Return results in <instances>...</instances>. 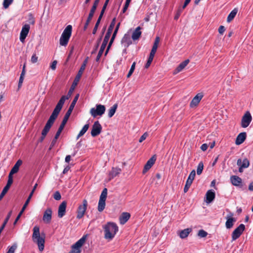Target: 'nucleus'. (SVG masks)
Listing matches in <instances>:
<instances>
[{
  "instance_id": "42",
  "label": "nucleus",
  "mask_w": 253,
  "mask_h": 253,
  "mask_svg": "<svg viewBox=\"0 0 253 253\" xmlns=\"http://www.w3.org/2000/svg\"><path fill=\"white\" fill-rule=\"evenodd\" d=\"M13 0H3V6L5 9L7 8L11 3L13 2Z\"/></svg>"
},
{
  "instance_id": "36",
  "label": "nucleus",
  "mask_w": 253,
  "mask_h": 253,
  "mask_svg": "<svg viewBox=\"0 0 253 253\" xmlns=\"http://www.w3.org/2000/svg\"><path fill=\"white\" fill-rule=\"evenodd\" d=\"M105 47V45H104V44H101L99 51L95 59L96 62H98L100 60V57H101Z\"/></svg>"
},
{
  "instance_id": "39",
  "label": "nucleus",
  "mask_w": 253,
  "mask_h": 253,
  "mask_svg": "<svg viewBox=\"0 0 253 253\" xmlns=\"http://www.w3.org/2000/svg\"><path fill=\"white\" fill-rule=\"evenodd\" d=\"M203 168V163L202 162H201L199 163L197 169V173L198 175H200L202 173Z\"/></svg>"
},
{
  "instance_id": "17",
  "label": "nucleus",
  "mask_w": 253,
  "mask_h": 253,
  "mask_svg": "<svg viewBox=\"0 0 253 253\" xmlns=\"http://www.w3.org/2000/svg\"><path fill=\"white\" fill-rule=\"evenodd\" d=\"M52 211L50 208L47 209L44 212L42 220L46 223H49L52 218Z\"/></svg>"
},
{
  "instance_id": "4",
  "label": "nucleus",
  "mask_w": 253,
  "mask_h": 253,
  "mask_svg": "<svg viewBox=\"0 0 253 253\" xmlns=\"http://www.w3.org/2000/svg\"><path fill=\"white\" fill-rule=\"evenodd\" d=\"M79 94H77L76 95V96H75L73 100L72 101L71 104H70V106H69V108L68 109V110H67V112L66 113L64 118H63V119L58 128V129L61 130V131H62L63 129H64V127H65V125L66 124L74 107H75V106L79 99Z\"/></svg>"
},
{
  "instance_id": "35",
  "label": "nucleus",
  "mask_w": 253,
  "mask_h": 253,
  "mask_svg": "<svg viewBox=\"0 0 253 253\" xmlns=\"http://www.w3.org/2000/svg\"><path fill=\"white\" fill-rule=\"evenodd\" d=\"M237 13V10L236 9H234L231 11L227 17V21L228 22H230L231 21H232L235 17Z\"/></svg>"
},
{
  "instance_id": "5",
  "label": "nucleus",
  "mask_w": 253,
  "mask_h": 253,
  "mask_svg": "<svg viewBox=\"0 0 253 253\" xmlns=\"http://www.w3.org/2000/svg\"><path fill=\"white\" fill-rule=\"evenodd\" d=\"M72 26L71 25H68L64 30L60 38V44L62 46H66L71 36Z\"/></svg>"
},
{
  "instance_id": "61",
  "label": "nucleus",
  "mask_w": 253,
  "mask_h": 253,
  "mask_svg": "<svg viewBox=\"0 0 253 253\" xmlns=\"http://www.w3.org/2000/svg\"><path fill=\"white\" fill-rule=\"evenodd\" d=\"M25 68H26V66H25V64H24V66L23 67L22 71V72H21L20 77H23V78H24V76H25V73H26Z\"/></svg>"
},
{
  "instance_id": "33",
  "label": "nucleus",
  "mask_w": 253,
  "mask_h": 253,
  "mask_svg": "<svg viewBox=\"0 0 253 253\" xmlns=\"http://www.w3.org/2000/svg\"><path fill=\"white\" fill-rule=\"evenodd\" d=\"M118 108V104L117 103L115 104L112 107H111L109 110L108 112V117L109 118L112 117L115 114L116 110Z\"/></svg>"
},
{
  "instance_id": "2",
  "label": "nucleus",
  "mask_w": 253,
  "mask_h": 253,
  "mask_svg": "<svg viewBox=\"0 0 253 253\" xmlns=\"http://www.w3.org/2000/svg\"><path fill=\"white\" fill-rule=\"evenodd\" d=\"M32 240L34 242L37 244L39 250L42 251L44 248L45 234H40V228L38 226H35L33 228Z\"/></svg>"
},
{
  "instance_id": "19",
  "label": "nucleus",
  "mask_w": 253,
  "mask_h": 253,
  "mask_svg": "<svg viewBox=\"0 0 253 253\" xmlns=\"http://www.w3.org/2000/svg\"><path fill=\"white\" fill-rule=\"evenodd\" d=\"M203 97V95L201 93H198L192 100L190 102V106L191 108L197 106L202 98Z\"/></svg>"
},
{
  "instance_id": "55",
  "label": "nucleus",
  "mask_w": 253,
  "mask_h": 253,
  "mask_svg": "<svg viewBox=\"0 0 253 253\" xmlns=\"http://www.w3.org/2000/svg\"><path fill=\"white\" fill-rule=\"evenodd\" d=\"M57 63V61L56 60H54L50 65V68L52 70H55L56 68V65Z\"/></svg>"
},
{
  "instance_id": "14",
  "label": "nucleus",
  "mask_w": 253,
  "mask_h": 253,
  "mask_svg": "<svg viewBox=\"0 0 253 253\" xmlns=\"http://www.w3.org/2000/svg\"><path fill=\"white\" fill-rule=\"evenodd\" d=\"M196 175V172L194 169L192 170L191 172H190L187 180L186 182V184L185 185L184 188V192L186 193L190 187L191 186L193 180L194 179L195 176Z\"/></svg>"
},
{
  "instance_id": "1",
  "label": "nucleus",
  "mask_w": 253,
  "mask_h": 253,
  "mask_svg": "<svg viewBox=\"0 0 253 253\" xmlns=\"http://www.w3.org/2000/svg\"><path fill=\"white\" fill-rule=\"evenodd\" d=\"M71 92L72 91L71 90L68 93V96L66 97L65 96H62L58 102L51 115L49 117V118L47 120L43 129L42 131V136L38 140L39 142H42L44 139L51 127L52 126L55 120L57 119L66 100L68 99L71 97Z\"/></svg>"
},
{
  "instance_id": "12",
  "label": "nucleus",
  "mask_w": 253,
  "mask_h": 253,
  "mask_svg": "<svg viewBox=\"0 0 253 253\" xmlns=\"http://www.w3.org/2000/svg\"><path fill=\"white\" fill-rule=\"evenodd\" d=\"M245 230V226L243 224H241L237 227L232 233V240L235 241L239 238Z\"/></svg>"
},
{
  "instance_id": "59",
  "label": "nucleus",
  "mask_w": 253,
  "mask_h": 253,
  "mask_svg": "<svg viewBox=\"0 0 253 253\" xmlns=\"http://www.w3.org/2000/svg\"><path fill=\"white\" fill-rule=\"evenodd\" d=\"M12 183H13V179H8L6 185L5 186V187H6V188L9 189V188L11 186Z\"/></svg>"
},
{
  "instance_id": "45",
  "label": "nucleus",
  "mask_w": 253,
  "mask_h": 253,
  "mask_svg": "<svg viewBox=\"0 0 253 253\" xmlns=\"http://www.w3.org/2000/svg\"><path fill=\"white\" fill-rule=\"evenodd\" d=\"M241 165L242 166V167H244V168H247L250 165L249 161L246 158L244 159Z\"/></svg>"
},
{
  "instance_id": "10",
  "label": "nucleus",
  "mask_w": 253,
  "mask_h": 253,
  "mask_svg": "<svg viewBox=\"0 0 253 253\" xmlns=\"http://www.w3.org/2000/svg\"><path fill=\"white\" fill-rule=\"evenodd\" d=\"M87 205V200L84 199L83 201V204L80 205L78 208L77 218L81 219L84 216L86 210Z\"/></svg>"
},
{
  "instance_id": "21",
  "label": "nucleus",
  "mask_w": 253,
  "mask_h": 253,
  "mask_svg": "<svg viewBox=\"0 0 253 253\" xmlns=\"http://www.w3.org/2000/svg\"><path fill=\"white\" fill-rule=\"evenodd\" d=\"M121 42L125 47H128L132 43L130 35L128 34H125L122 39Z\"/></svg>"
},
{
  "instance_id": "25",
  "label": "nucleus",
  "mask_w": 253,
  "mask_h": 253,
  "mask_svg": "<svg viewBox=\"0 0 253 253\" xmlns=\"http://www.w3.org/2000/svg\"><path fill=\"white\" fill-rule=\"evenodd\" d=\"M230 180L231 182V183L236 186H239L242 183V179L239 177L238 176L236 175H232L230 177Z\"/></svg>"
},
{
  "instance_id": "9",
  "label": "nucleus",
  "mask_w": 253,
  "mask_h": 253,
  "mask_svg": "<svg viewBox=\"0 0 253 253\" xmlns=\"http://www.w3.org/2000/svg\"><path fill=\"white\" fill-rule=\"evenodd\" d=\"M105 110L106 108L104 105L101 104H96V108H92L90 110V113L93 117L95 118L97 116H101L103 114H104Z\"/></svg>"
},
{
  "instance_id": "53",
  "label": "nucleus",
  "mask_w": 253,
  "mask_h": 253,
  "mask_svg": "<svg viewBox=\"0 0 253 253\" xmlns=\"http://www.w3.org/2000/svg\"><path fill=\"white\" fill-rule=\"evenodd\" d=\"M241 163H242L241 159H238L237 160V165L240 166L239 169V171L240 172H243V169L244 168V167H242V166L241 165Z\"/></svg>"
},
{
  "instance_id": "56",
  "label": "nucleus",
  "mask_w": 253,
  "mask_h": 253,
  "mask_svg": "<svg viewBox=\"0 0 253 253\" xmlns=\"http://www.w3.org/2000/svg\"><path fill=\"white\" fill-rule=\"evenodd\" d=\"M109 0H105V2H104V5H103V6L102 9V10H101V12L102 13H104L105 10V9H106V7H107V4H108V2H109Z\"/></svg>"
},
{
  "instance_id": "62",
  "label": "nucleus",
  "mask_w": 253,
  "mask_h": 253,
  "mask_svg": "<svg viewBox=\"0 0 253 253\" xmlns=\"http://www.w3.org/2000/svg\"><path fill=\"white\" fill-rule=\"evenodd\" d=\"M97 7V6L93 5L90 10L89 13L94 14V12L96 9Z\"/></svg>"
},
{
  "instance_id": "51",
  "label": "nucleus",
  "mask_w": 253,
  "mask_h": 253,
  "mask_svg": "<svg viewBox=\"0 0 253 253\" xmlns=\"http://www.w3.org/2000/svg\"><path fill=\"white\" fill-rule=\"evenodd\" d=\"M38 60V57L37 56L36 53H34L32 55L31 59V61L32 63H36L37 62Z\"/></svg>"
},
{
  "instance_id": "32",
  "label": "nucleus",
  "mask_w": 253,
  "mask_h": 253,
  "mask_svg": "<svg viewBox=\"0 0 253 253\" xmlns=\"http://www.w3.org/2000/svg\"><path fill=\"white\" fill-rule=\"evenodd\" d=\"M191 231V229L190 228H187L181 230L179 233V236L181 239H184L188 236Z\"/></svg>"
},
{
  "instance_id": "60",
  "label": "nucleus",
  "mask_w": 253,
  "mask_h": 253,
  "mask_svg": "<svg viewBox=\"0 0 253 253\" xmlns=\"http://www.w3.org/2000/svg\"><path fill=\"white\" fill-rule=\"evenodd\" d=\"M23 213V212H22V211H20V212L18 214L17 216L16 217V219H15V221H14V222L13 223L14 225H15L16 224V223L17 222V221H18V220L20 218V217L22 215Z\"/></svg>"
},
{
  "instance_id": "16",
  "label": "nucleus",
  "mask_w": 253,
  "mask_h": 253,
  "mask_svg": "<svg viewBox=\"0 0 253 253\" xmlns=\"http://www.w3.org/2000/svg\"><path fill=\"white\" fill-rule=\"evenodd\" d=\"M156 160V157L155 155H153L150 159L148 160L146 164L145 165L144 169H143L142 172L143 174L146 173L149 169H150V168L154 164Z\"/></svg>"
},
{
  "instance_id": "24",
  "label": "nucleus",
  "mask_w": 253,
  "mask_h": 253,
  "mask_svg": "<svg viewBox=\"0 0 253 253\" xmlns=\"http://www.w3.org/2000/svg\"><path fill=\"white\" fill-rule=\"evenodd\" d=\"M189 62L190 60L189 59H186L184 61L182 62L181 63H180V64L177 67V68L174 70V74H177L181 72L188 65Z\"/></svg>"
},
{
  "instance_id": "37",
  "label": "nucleus",
  "mask_w": 253,
  "mask_h": 253,
  "mask_svg": "<svg viewBox=\"0 0 253 253\" xmlns=\"http://www.w3.org/2000/svg\"><path fill=\"white\" fill-rule=\"evenodd\" d=\"M115 24H116V18H114L113 19V20H112L109 27H108V29L107 30V31L108 32H109L110 33L112 34V32L113 31V30L114 28V26L115 25Z\"/></svg>"
},
{
  "instance_id": "15",
  "label": "nucleus",
  "mask_w": 253,
  "mask_h": 253,
  "mask_svg": "<svg viewBox=\"0 0 253 253\" xmlns=\"http://www.w3.org/2000/svg\"><path fill=\"white\" fill-rule=\"evenodd\" d=\"M30 29V26L29 24H25L22 28L20 34V40L21 42H24L27 36Z\"/></svg>"
},
{
  "instance_id": "6",
  "label": "nucleus",
  "mask_w": 253,
  "mask_h": 253,
  "mask_svg": "<svg viewBox=\"0 0 253 253\" xmlns=\"http://www.w3.org/2000/svg\"><path fill=\"white\" fill-rule=\"evenodd\" d=\"M88 57L86 58V59L84 61L83 64H82L81 65V67L79 70V71H78V74L77 75L75 79V80L74 81V83H73V84H72V86H71L68 93H69V91L71 90L72 91V92L71 93V95H72V92L73 91V90H74V88H75V86L77 84V83L79 81V80L80 79L82 74H83V73L84 72V71L85 70V67H86V64L87 63V61H88ZM68 94H67V95H64L65 96H68Z\"/></svg>"
},
{
  "instance_id": "22",
  "label": "nucleus",
  "mask_w": 253,
  "mask_h": 253,
  "mask_svg": "<svg viewBox=\"0 0 253 253\" xmlns=\"http://www.w3.org/2000/svg\"><path fill=\"white\" fill-rule=\"evenodd\" d=\"M206 196V203H211L215 198V192L212 190H209L207 191Z\"/></svg>"
},
{
  "instance_id": "50",
  "label": "nucleus",
  "mask_w": 253,
  "mask_h": 253,
  "mask_svg": "<svg viewBox=\"0 0 253 253\" xmlns=\"http://www.w3.org/2000/svg\"><path fill=\"white\" fill-rule=\"evenodd\" d=\"M8 190H9V189L8 188H6V187H4L3 188L2 192H1V193L0 194V201L1 200V199L4 196V195L7 193V192L8 191Z\"/></svg>"
},
{
  "instance_id": "38",
  "label": "nucleus",
  "mask_w": 253,
  "mask_h": 253,
  "mask_svg": "<svg viewBox=\"0 0 253 253\" xmlns=\"http://www.w3.org/2000/svg\"><path fill=\"white\" fill-rule=\"evenodd\" d=\"M111 33L107 32V33L105 36V37L104 38V40H103L102 44H104V45H105L106 46V45L108 42L109 40L110 39V37L111 36Z\"/></svg>"
},
{
  "instance_id": "43",
  "label": "nucleus",
  "mask_w": 253,
  "mask_h": 253,
  "mask_svg": "<svg viewBox=\"0 0 253 253\" xmlns=\"http://www.w3.org/2000/svg\"><path fill=\"white\" fill-rule=\"evenodd\" d=\"M183 9L184 8H183L182 7H179L178 8L174 17V20H177L179 18Z\"/></svg>"
},
{
  "instance_id": "3",
  "label": "nucleus",
  "mask_w": 253,
  "mask_h": 253,
  "mask_svg": "<svg viewBox=\"0 0 253 253\" xmlns=\"http://www.w3.org/2000/svg\"><path fill=\"white\" fill-rule=\"evenodd\" d=\"M104 238L106 239L111 240L118 231V227L114 222H109L104 225Z\"/></svg>"
},
{
  "instance_id": "11",
  "label": "nucleus",
  "mask_w": 253,
  "mask_h": 253,
  "mask_svg": "<svg viewBox=\"0 0 253 253\" xmlns=\"http://www.w3.org/2000/svg\"><path fill=\"white\" fill-rule=\"evenodd\" d=\"M252 121V117L249 111H247L241 119V126L243 128L247 127Z\"/></svg>"
},
{
  "instance_id": "52",
  "label": "nucleus",
  "mask_w": 253,
  "mask_h": 253,
  "mask_svg": "<svg viewBox=\"0 0 253 253\" xmlns=\"http://www.w3.org/2000/svg\"><path fill=\"white\" fill-rule=\"evenodd\" d=\"M29 22L30 24H32V25H34L35 24V19L32 15V14H29Z\"/></svg>"
},
{
  "instance_id": "29",
  "label": "nucleus",
  "mask_w": 253,
  "mask_h": 253,
  "mask_svg": "<svg viewBox=\"0 0 253 253\" xmlns=\"http://www.w3.org/2000/svg\"><path fill=\"white\" fill-rule=\"evenodd\" d=\"M121 171V169L118 168H112L110 172V179H112L117 176Z\"/></svg>"
},
{
  "instance_id": "49",
  "label": "nucleus",
  "mask_w": 253,
  "mask_h": 253,
  "mask_svg": "<svg viewBox=\"0 0 253 253\" xmlns=\"http://www.w3.org/2000/svg\"><path fill=\"white\" fill-rule=\"evenodd\" d=\"M53 198L56 200H60L61 198V196L59 191H56L53 194Z\"/></svg>"
},
{
  "instance_id": "13",
  "label": "nucleus",
  "mask_w": 253,
  "mask_h": 253,
  "mask_svg": "<svg viewBox=\"0 0 253 253\" xmlns=\"http://www.w3.org/2000/svg\"><path fill=\"white\" fill-rule=\"evenodd\" d=\"M102 126L100 124L99 121H95L92 125L91 135L92 137H95L98 135L101 132Z\"/></svg>"
},
{
  "instance_id": "7",
  "label": "nucleus",
  "mask_w": 253,
  "mask_h": 253,
  "mask_svg": "<svg viewBox=\"0 0 253 253\" xmlns=\"http://www.w3.org/2000/svg\"><path fill=\"white\" fill-rule=\"evenodd\" d=\"M87 237V235H84L75 244H73L71 247V250L69 253H81V247L85 243Z\"/></svg>"
},
{
  "instance_id": "41",
  "label": "nucleus",
  "mask_w": 253,
  "mask_h": 253,
  "mask_svg": "<svg viewBox=\"0 0 253 253\" xmlns=\"http://www.w3.org/2000/svg\"><path fill=\"white\" fill-rule=\"evenodd\" d=\"M135 64H136V63L135 62H134L131 65V68L126 76L127 78H129L131 75L132 74V73H133L134 72V70L135 69Z\"/></svg>"
},
{
  "instance_id": "47",
  "label": "nucleus",
  "mask_w": 253,
  "mask_h": 253,
  "mask_svg": "<svg viewBox=\"0 0 253 253\" xmlns=\"http://www.w3.org/2000/svg\"><path fill=\"white\" fill-rule=\"evenodd\" d=\"M207 235L208 233L203 229L200 230L198 233V235L201 238L205 237Z\"/></svg>"
},
{
  "instance_id": "23",
  "label": "nucleus",
  "mask_w": 253,
  "mask_h": 253,
  "mask_svg": "<svg viewBox=\"0 0 253 253\" xmlns=\"http://www.w3.org/2000/svg\"><path fill=\"white\" fill-rule=\"evenodd\" d=\"M130 214L127 212H124L122 213L119 217L120 223L121 224H125L129 219Z\"/></svg>"
},
{
  "instance_id": "34",
  "label": "nucleus",
  "mask_w": 253,
  "mask_h": 253,
  "mask_svg": "<svg viewBox=\"0 0 253 253\" xmlns=\"http://www.w3.org/2000/svg\"><path fill=\"white\" fill-rule=\"evenodd\" d=\"M88 128H89V124H87L83 126L82 129L81 130V131H80L78 135H77V139H78L80 137L83 136L87 131Z\"/></svg>"
},
{
  "instance_id": "28",
  "label": "nucleus",
  "mask_w": 253,
  "mask_h": 253,
  "mask_svg": "<svg viewBox=\"0 0 253 253\" xmlns=\"http://www.w3.org/2000/svg\"><path fill=\"white\" fill-rule=\"evenodd\" d=\"M226 219L227 220L225 222V226L227 229H230L233 227L234 223L236 221V219L232 217H227Z\"/></svg>"
},
{
  "instance_id": "20",
  "label": "nucleus",
  "mask_w": 253,
  "mask_h": 253,
  "mask_svg": "<svg viewBox=\"0 0 253 253\" xmlns=\"http://www.w3.org/2000/svg\"><path fill=\"white\" fill-rule=\"evenodd\" d=\"M247 137V133L245 132H241L239 133L236 139L235 143L236 145H239L243 143L246 140Z\"/></svg>"
},
{
  "instance_id": "58",
  "label": "nucleus",
  "mask_w": 253,
  "mask_h": 253,
  "mask_svg": "<svg viewBox=\"0 0 253 253\" xmlns=\"http://www.w3.org/2000/svg\"><path fill=\"white\" fill-rule=\"evenodd\" d=\"M225 31V28L223 26H220L218 28V32L220 34L222 35Z\"/></svg>"
},
{
  "instance_id": "46",
  "label": "nucleus",
  "mask_w": 253,
  "mask_h": 253,
  "mask_svg": "<svg viewBox=\"0 0 253 253\" xmlns=\"http://www.w3.org/2000/svg\"><path fill=\"white\" fill-rule=\"evenodd\" d=\"M131 0H126L125 4V5L122 9V12L123 13H125L126 11V10L127 9L128 7L129 6V3H130Z\"/></svg>"
},
{
  "instance_id": "48",
  "label": "nucleus",
  "mask_w": 253,
  "mask_h": 253,
  "mask_svg": "<svg viewBox=\"0 0 253 253\" xmlns=\"http://www.w3.org/2000/svg\"><path fill=\"white\" fill-rule=\"evenodd\" d=\"M31 198H30V197H28L27 199L26 200L25 204H24L21 211H22V212H24L25 209L26 208V207H27V206L28 205L30 200H31Z\"/></svg>"
},
{
  "instance_id": "31",
  "label": "nucleus",
  "mask_w": 253,
  "mask_h": 253,
  "mask_svg": "<svg viewBox=\"0 0 253 253\" xmlns=\"http://www.w3.org/2000/svg\"><path fill=\"white\" fill-rule=\"evenodd\" d=\"M22 164V161L20 159L18 160L15 164L13 168L11 169V171L16 173H17L19 169V167Z\"/></svg>"
},
{
  "instance_id": "57",
  "label": "nucleus",
  "mask_w": 253,
  "mask_h": 253,
  "mask_svg": "<svg viewBox=\"0 0 253 253\" xmlns=\"http://www.w3.org/2000/svg\"><path fill=\"white\" fill-rule=\"evenodd\" d=\"M100 22H98V21H96V23H95V26L93 29V31H92V34H95L96 33V31L97 30V29H98V26L99 25Z\"/></svg>"
},
{
  "instance_id": "44",
  "label": "nucleus",
  "mask_w": 253,
  "mask_h": 253,
  "mask_svg": "<svg viewBox=\"0 0 253 253\" xmlns=\"http://www.w3.org/2000/svg\"><path fill=\"white\" fill-rule=\"evenodd\" d=\"M153 58H154V56L149 55V57L147 60V61L146 64L145 65V68L147 69L150 66V65L153 61Z\"/></svg>"
},
{
  "instance_id": "40",
  "label": "nucleus",
  "mask_w": 253,
  "mask_h": 253,
  "mask_svg": "<svg viewBox=\"0 0 253 253\" xmlns=\"http://www.w3.org/2000/svg\"><path fill=\"white\" fill-rule=\"evenodd\" d=\"M17 248V245L16 243H14L10 247L8 248V251L6 253H14L15 250Z\"/></svg>"
},
{
  "instance_id": "26",
  "label": "nucleus",
  "mask_w": 253,
  "mask_h": 253,
  "mask_svg": "<svg viewBox=\"0 0 253 253\" xmlns=\"http://www.w3.org/2000/svg\"><path fill=\"white\" fill-rule=\"evenodd\" d=\"M140 27H137L133 31L132 34L131 38L133 41L137 40L141 35V32L140 31Z\"/></svg>"
},
{
  "instance_id": "64",
  "label": "nucleus",
  "mask_w": 253,
  "mask_h": 253,
  "mask_svg": "<svg viewBox=\"0 0 253 253\" xmlns=\"http://www.w3.org/2000/svg\"><path fill=\"white\" fill-rule=\"evenodd\" d=\"M70 169V167L69 166H66L63 170L62 173L66 174Z\"/></svg>"
},
{
  "instance_id": "63",
  "label": "nucleus",
  "mask_w": 253,
  "mask_h": 253,
  "mask_svg": "<svg viewBox=\"0 0 253 253\" xmlns=\"http://www.w3.org/2000/svg\"><path fill=\"white\" fill-rule=\"evenodd\" d=\"M208 147V146L207 144L205 143L201 145V149L203 151H205L207 150Z\"/></svg>"
},
{
  "instance_id": "18",
  "label": "nucleus",
  "mask_w": 253,
  "mask_h": 253,
  "mask_svg": "<svg viewBox=\"0 0 253 253\" xmlns=\"http://www.w3.org/2000/svg\"><path fill=\"white\" fill-rule=\"evenodd\" d=\"M67 207V202L63 201L59 205L58 210V216L59 218H62L66 213V209Z\"/></svg>"
},
{
  "instance_id": "54",
  "label": "nucleus",
  "mask_w": 253,
  "mask_h": 253,
  "mask_svg": "<svg viewBox=\"0 0 253 253\" xmlns=\"http://www.w3.org/2000/svg\"><path fill=\"white\" fill-rule=\"evenodd\" d=\"M148 136V133L147 132H145L139 138V142H143Z\"/></svg>"
},
{
  "instance_id": "30",
  "label": "nucleus",
  "mask_w": 253,
  "mask_h": 253,
  "mask_svg": "<svg viewBox=\"0 0 253 253\" xmlns=\"http://www.w3.org/2000/svg\"><path fill=\"white\" fill-rule=\"evenodd\" d=\"M61 132H62V131H61L59 129L57 130V131L54 136V137L53 138V139H52V140L50 143V146L49 148V150H51L52 149V148L54 146V145H55V144L57 142V140L59 136H60Z\"/></svg>"
},
{
  "instance_id": "27",
  "label": "nucleus",
  "mask_w": 253,
  "mask_h": 253,
  "mask_svg": "<svg viewBox=\"0 0 253 253\" xmlns=\"http://www.w3.org/2000/svg\"><path fill=\"white\" fill-rule=\"evenodd\" d=\"M160 42V38L159 37H157L155 40L154 43L153 44L152 48L150 52V55L154 57L155 54L156 52L157 49L158 48V45L159 42Z\"/></svg>"
},
{
  "instance_id": "8",
  "label": "nucleus",
  "mask_w": 253,
  "mask_h": 253,
  "mask_svg": "<svg viewBox=\"0 0 253 253\" xmlns=\"http://www.w3.org/2000/svg\"><path fill=\"white\" fill-rule=\"evenodd\" d=\"M107 196V189L105 188L102 190L101 195L100 196L99 200L98 205V211L99 212L102 211L105 207V201Z\"/></svg>"
}]
</instances>
